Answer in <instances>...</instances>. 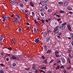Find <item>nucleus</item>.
<instances>
[{
	"label": "nucleus",
	"instance_id": "nucleus-58",
	"mask_svg": "<svg viewBox=\"0 0 73 73\" xmlns=\"http://www.w3.org/2000/svg\"><path fill=\"white\" fill-rule=\"evenodd\" d=\"M6 56H11V55L10 54H6Z\"/></svg>",
	"mask_w": 73,
	"mask_h": 73
},
{
	"label": "nucleus",
	"instance_id": "nucleus-19",
	"mask_svg": "<svg viewBox=\"0 0 73 73\" xmlns=\"http://www.w3.org/2000/svg\"><path fill=\"white\" fill-rule=\"evenodd\" d=\"M43 63H45V64H47L48 62H47V59L45 60L43 62Z\"/></svg>",
	"mask_w": 73,
	"mask_h": 73
},
{
	"label": "nucleus",
	"instance_id": "nucleus-29",
	"mask_svg": "<svg viewBox=\"0 0 73 73\" xmlns=\"http://www.w3.org/2000/svg\"><path fill=\"white\" fill-rule=\"evenodd\" d=\"M34 31L35 33H37V30H36V28H34Z\"/></svg>",
	"mask_w": 73,
	"mask_h": 73
},
{
	"label": "nucleus",
	"instance_id": "nucleus-62",
	"mask_svg": "<svg viewBox=\"0 0 73 73\" xmlns=\"http://www.w3.org/2000/svg\"><path fill=\"white\" fill-rule=\"evenodd\" d=\"M41 69H46V67H43Z\"/></svg>",
	"mask_w": 73,
	"mask_h": 73
},
{
	"label": "nucleus",
	"instance_id": "nucleus-4",
	"mask_svg": "<svg viewBox=\"0 0 73 73\" xmlns=\"http://www.w3.org/2000/svg\"><path fill=\"white\" fill-rule=\"evenodd\" d=\"M59 27H59V26H57L55 28L54 30V32H56L57 31H58V28H59Z\"/></svg>",
	"mask_w": 73,
	"mask_h": 73
},
{
	"label": "nucleus",
	"instance_id": "nucleus-34",
	"mask_svg": "<svg viewBox=\"0 0 73 73\" xmlns=\"http://www.w3.org/2000/svg\"><path fill=\"white\" fill-rule=\"evenodd\" d=\"M0 73H4V71L3 70H0Z\"/></svg>",
	"mask_w": 73,
	"mask_h": 73
},
{
	"label": "nucleus",
	"instance_id": "nucleus-48",
	"mask_svg": "<svg viewBox=\"0 0 73 73\" xmlns=\"http://www.w3.org/2000/svg\"><path fill=\"white\" fill-rule=\"evenodd\" d=\"M9 60V58H6V61H8Z\"/></svg>",
	"mask_w": 73,
	"mask_h": 73
},
{
	"label": "nucleus",
	"instance_id": "nucleus-30",
	"mask_svg": "<svg viewBox=\"0 0 73 73\" xmlns=\"http://www.w3.org/2000/svg\"><path fill=\"white\" fill-rule=\"evenodd\" d=\"M34 21H35V23H36V24H38V25H40V24H39L38 23H37V21H36V20L35 19Z\"/></svg>",
	"mask_w": 73,
	"mask_h": 73
},
{
	"label": "nucleus",
	"instance_id": "nucleus-53",
	"mask_svg": "<svg viewBox=\"0 0 73 73\" xmlns=\"http://www.w3.org/2000/svg\"><path fill=\"white\" fill-rule=\"evenodd\" d=\"M68 53H69V54L70 53V50L69 49L68 50Z\"/></svg>",
	"mask_w": 73,
	"mask_h": 73
},
{
	"label": "nucleus",
	"instance_id": "nucleus-27",
	"mask_svg": "<svg viewBox=\"0 0 73 73\" xmlns=\"http://www.w3.org/2000/svg\"><path fill=\"white\" fill-rule=\"evenodd\" d=\"M52 29H50L49 30H48V32H49V33H50V32H52Z\"/></svg>",
	"mask_w": 73,
	"mask_h": 73
},
{
	"label": "nucleus",
	"instance_id": "nucleus-16",
	"mask_svg": "<svg viewBox=\"0 0 73 73\" xmlns=\"http://www.w3.org/2000/svg\"><path fill=\"white\" fill-rule=\"evenodd\" d=\"M67 61L69 63V64H71V62L70 61V59L69 58H68L67 59Z\"/></svg>",
	"mask_w": 73,
	"mask_h": 73
},
{
	"label": "nucleus",
	"instance_id": "nucleus-41",
	"mask_svg": "<svg viewBox=\"0 0 73 73\" xmlns=\"http://www.w3.org/2000/svg\"><path fill=\"white\" fill-rule=\"evenodd\" d=\"M61 20V18H59L57 19V21H58V22H60V21Z\"/></svg>",
	"mask_w": 73,
	"mask_h": 73
},
{
	"label": "nucleus",
	"instance_id": "nucleus-56",
	"mask_svg": "<svg viewBox=\"0 0 73 73\" xmlns=\"http://www.w3.org/2000/svg\"><path fill=\"white\" fill-rule=\"evenodd\" d=\"M25 69L26 70H27V71H29V69L28 68H25Z\"/></svg>",
	"mask_w": 73,
	"mask_h": 73
},
{
	"label": "nucleus",
	"instance_id": "nucleus-31",
	"mask_svg": "<svg viewBox=\"0 0 73 73\" xmlns=\"http://www.w3.org/2000/svg\"><path fill=\"white\" fill-rule=\"evenodd\" d=\"M41 21L42 22V24H44L45 23V20H44L43 19H42V20H41Z\"/></svg>",
	"mask_w": 73,
	"mask_h": 73
},
{
	"label": "nucleus",
	"instance_id": "nucleus-39",
	"mask_svg": "<svg viewBox=\"0 0 73 73\" xmlns=\"http://www.w3.org/2000/svg\"><path fill=\"white\" fill-rule=\"evenodd\" d=\"M71 68V66H70L68 67L67 68L68 70H69Z\"/></svg>",
	"mask_w": 73,
	"mask_h": 73
},
{
	"label": "nucleus",
	"instance_id": "nucleus-25",
	"mask_svg": "<svg viewBox=\"0 0 73 73\" xmlns=\"http://www.w3.org/2000/svg\"><path fill=\"white\" fill-rule=\"evenodd\" d=\"M31 13L32 16H34V17H35V13H34L33 12H32Z\"/></svg>",
	"mask_w": 73,
	"mask_h": 73
},
{
	"label": "nucleus",
	"instance_id": "nucleus-1",
	"mask_svg": "<svg viewBox=\"0 0 73 73\" xmlns=\"http://www.w3.org/2000/svg\"><path fill=\"white\" fill-rule=\"evenodd\" d=\"M59 53V52H58V50H56V51L55 52L56 57H61V55L59 54H58Z\"/></svg>",
	"mask_w": 73,
	"mask_h": 73
},
{
	"label": "nucleus",
	"instance_id": "nucleus-57",
	"mask_svg": "<svg viewBox=\"0 0 73 73\" xmlns=\"http://www.w3.org/2000/svg\"><path fill=\"white\" fill-rule=\"evenodd\" d=\"M39 5H42V3L40 2V3H39Z\"/></svg>",
	"mask_w": 73,
	"mask_h": 73
},
{
	"label": "nucleus",
	"instance_id": "nucleus-14",
	"mask_svg": "<svg viewBox=\"0 0 73 73\" xmlns=\"http://www.w3.org/2000/svg\"><path fill=\"white\" fill-rule=\"evenodd\" d=\"M50 39H51V37L50 36L48 37V39L46 40V42H48Z\"/></svg>",
	"mask_w": 73,
	"mask_h": 73
},
{
	"label": "nucleus",
	"instance_id": "nucleus-24",
	"mask_svg": "<svg viewBox=\"0 0 73 73\" xmlns=\"http://www.w3.org/2000/svg\"><path fill=\"white\" fill-rule=\"evenodd\" d=\"M42 1L43 3H47L48 2V0H42Z\"/></svg>",
	"mask_w": 73,
	"mask_h": 73
},
{
	"label": "nucleus",
	"instance_id": "nucleus-3",
	"mask_svg": "<svg viewBox=\"0 0 73 73\" xmlns=\"http://www.w3.org/2000/svg\"><path fill=\"white\" fill-rule=\"evenodd\" d=\"M69 4V2H65L64 3H63V6L66 7L67 5H68Z\"/></svg>",
	"mask_w": 73,
	"mask_h": 73
},
{
	"label": "nucleus",
	"instance_id": "nucleus-52",
	"mask_svg": "<svg viewBox=\"0 0 73 73\" xmlns=\"http://www.w3.org/2000/svg\"><path fill=\"white\" fill-rule=\"evenodd\" d=\"M11 42L12 43H13V44H14V43H15V42L14 41V40H11Z\"/></svg>",
	"mask_w": 73,
	"mask_h": 73
},
{
	"label": "nucleus",
	"instance_id": "nucleus-28",
	"mask_svg": "<svg viewBox=\"0 0 73 73\" xmlns=\"http://www.w3.org/2000/svg\"><path fill=\"white\" fill-rule=\"evenodd\" d=\"M20 7H22V8H23V7H24V5L22 3H20Z\"/></svg>",
	"mask_w": 73,
	"mask_h": 73
},
{
	"label": "nucleus",
	"instance_id": "nucleus-11",
	"mask_svg": "<svg viewBox=\"0 0 73 73\" xmlns=\"http://www.w3.org/2000/svg\"><path fill=\"white\" fill-rule=\"evenodd\" d=\"M61 60L60 59H57V64H60L61 63Z\"/></svg>",
	"mask_w": 73,
	"mask_h": 73
},
{
	"label": "nucleus",
	"instance_id": "nucleus-20",
	"mask_svg": "<svg viewBox=\"0 0 73 73\" xmlns=\"http://www.w3.org/2000/svg\"><path fill=\"white\" fill-rule=\"evenodd\" d=\"M54 15L56 16V17H60V16L59 15H57V14L56 13L54 14Z\"/></svg>",
	"mask_w": 73,
	"mask_h": 73
},
{
	"label": "nucleus",
	"instance_id": "nucleus-43",
	"mask_svg": "<svg viewBox=\"0 0 73 73\" xmlns=\"http://www.w3.org/2000/svg\"><path fill=\"white\" fill-rule=\"evenodd\" d=\"M19 32H21V31H22V30H21V28H19Z\"/></svg>",
	"mask_w": 73,
	"mask_h": 73
},
{
	"label": "nucleus",
	"instance_id": "nucleus-18",
	"mask_svg": "<svg viewBox=\"0 0 73 73\" xmlns=\"http://www.w3.org/2000/svg\"><path fill=\"white\" fill-rule=\"evenodd\" d=\"M44 9H48V7H47V5H46V4H44Z\"/></svg>",
	"mask_w": 73,
	"mask_h": 73
},
{
	"label": "nucleus",
	"instance_id": "nucleus-9",
	"mask_svg": "<svg viewBox=\"0 0 73 73\" xmlns=\"http://www.w3.org/2000/svg\"><path fill=\"white\" fill-rule=\"evenodd\" d=\"M61 60L62 62L63 63H65V59L63 57L61 58Z\"/></svg>",
	"mask_w": 73,
	"mask_h": 73
},
{
	"label": "nucleus",
	"instance_id": "nucleus-2",
	"mask_svg": "<svg viewBox=\"0 0 73 73\" xmlns=\"http://www.w3.org/2000/svg\"><path fill=\"white\" fill-rule=\"evenodd\" d=\"M15 23L18 26L19 25V21H18V19L17 18H15Z\"/></svg>",
	"mask_w": 73,
	"mask_h": 73
},
{
	"label": "nucleus",
	"instance_id": "nucleus-50",
	"mask_svg": "<svg viewBox=\"0 0 73 73\" xmlns=\"http://www.w3.org/2000/svg\"><path fill=\"white\" fill-rule=\"evenodd\" d=\"M53 61H54V60H51V61L50 62V64H51V63H52V62H53Z\"/></svg>",
	"mask_w": 73,
	"mask_h": 73
},
{
	"label": "nucleus",
	"instance_id": "nucleus-23",
	"mask_svg": "<svg viewBox=\"0 0 73 73\" xmlns=\"http://www.w3.org/2000/svg\"><path fill=\"white\" fill-rule=\"evenodd\" d=\"M39 10L40 11L42 12V11H44V8L42 7L41 9H39Z\"/></svg>",
	"mask_w": 73,
	"mask_h": 73
},
{
	"label": "nucleus",
	"instance_id": "nucleus-59",
	"mask_svg": "<svg viewBox=\"0 0 73 73\" xmlns=\"http://www.w3.org/2000/svg\"><path fill=\"white\" fill-rule=\"evenodd\" d=\"M46 21V22H47V23H48V22H49V21L48 20V19H46L45 20Z\"/></svg>",
	"mask_w": 73,
	"mask_h": 73
},
{
	"label": "nucleus",
	"instance_id": "nucleus-12",
	"mask_svg": "<svg viewBox=\"0 0 73 73\" xmlns=\"http://www.w3.org/2000/svg\"><path fill=\"white\" fill-rule=\"evenodd\" d=\"M2 19H3V21H5V19H6V17L3 16L2 17Z\"/></svg>",
	"mask_w": 73,
	"mask_h": 73
},
{
	"label": "nucleus",
	"instance_id": "nucleus-51",
	"mask_svg": "<svg viewBox=\"0 0 73 73\" xmlns=\"http://www.w3.org/2000/svg\"><path fill=\"white\" fill-rule=\"evenodd\" d=\"M17 17L18 18V19H20V17L19 15H17Z\"/></svg>",
	"mask_w": 73,
	"mask_h": 73
},
{
	"label": "nucleus",
	"instance_id": "nucleus-60",
	"mask_svg": "<svg viewBox=\"0 0 73 73\" xmlns=\"http://www.w3.org/2000/svg\"><path fill=\"white\" fill-rule=\"evenodd\" d=\"M8 49H9V50H12V48L11 47L10 48H8Z\"/></svg>",
	"mask_w": 73,
	"mask_h": 73
},
{
	"label": "nucleus",
	"instance_id": "nucleus-13",
	"mask_svg": "<svg viewBox=\"0 0 73 73\" xmlns=\"http://www.w3.org/2000/svg\"><path fill=\"white\" fill-rule=\"evenodd\" d=\"M39 39L37 38L35 39V41L36 43H38V42H39Z\"/></svg>",
	"mask_w": 73,
	"mask_h": 73
},
{
	"label": "nucleus",
	"instance_id": "nucleus-35",
	"mask_svg": "<svg viewBox=\"0 0 73 73\" xmlns=\"http://www.w3.org/2000/svg\"><path fill=\"white\" fill-rule=\"evenodd\" d=\"M60 13H64L65 12V11H61V10H60Z\"/></svg>",
	"mask_w": 73,
	"mask_h": 73
},
{
	"label": "nucleus",
	"instance_id": "nucleus-46",
	"mask_svg": "<svg viewBox=\"0 0 73 73\" xmlns=\"http://www.w3.org/2000/svg\"><path fill=\"white\" fill-rule=\"evenodd\" d=\"M57 38H61V37L60 35H58L57 36Z\"/></svg>",
	"mask_w": 73,
	"mask_h": 73
},
{
	"label": "nucleus",
	"instance_id": "nucleus-42",
	"mask_svg": "<svg viewBox=\"0 0 73 73\" xmlns=\"http://www.w3.org/2000/svg\"><path fill=\"white\" fill-rule=\"evenodd\" d=\"M44 49H47V46L46 45H45L44 46Z\"/></svg>",
	"mask_w": 73,
	"mask_h": 73
},
{
	"label": "nucleus",
	"instance_id": "nucleus-55",
	"mask_svg": "<svg viewBox=\"0 0 73 73\" xmlns=\"http://www.w3.org/2000/svg\"><path fill=\"white\" fill-rule=\"evenodd\" d=\"M40 17H38L37 18V20H40Z\"/></svg>",
	"mask_w": 73,
	"mask_h": 73
},
{
	"label": "nucleus",
	"instance_id": "nucleus-8",
	"mask_svg": "<svg viewBox=\"0 0 73 73\" xmlns=\"http://www.w3.org/2000/svg\"><path fill=\"white\" fill-rule=\"evenodd\" d=\"M67 27L69 31H72V29H71V27H70V25H68Z\"/></svg>",
	"mask_w": 73,
	"mask_h": 73
},
{
	"label": "nucleus",
	"instance_id": "nucleus-61",
	"mask_svg": "<svg viewBox=\"0 0 73 73\" xmlns=\"http://www.w3.org/2000/svg\"><path fill=\"white\" fill-rule=\"evenodd\" d=\"M69 13L70 14H73V13L72 11H69Z\"/></svg>",
	"mask_w": 73,
	"mask_h": 73
},
{
	"label": "nucleus",
	"instance_id": "nucleus-63",
	"mask_svg": "<svg viewBox=\"0 0 73 73\" xmlns=\"http://www.w3.org/2000/svg\"><path fill=\"white\" fill-rule=\"evenodd\" d=\"M63 72H64V73H66V70H64Z\"/></svg>",
	"mask_w": 73,
	"mask_h": 73
},
{
	"label": "nucleus",
	"instance_id": "nucleus-47",
	"mask_svg": "<svg viewBox=\"0 0 73 73\" xmlns=\"http://www.w3.org/2000/svg\"><path fill=\"white\" fill-rule=\"evenodd\" d=\"M7 19L8 20H11V18L9 17H7Z\"/></svg>",
	"mask_w": 73,
	"mask_h": 73
},
{
	"label": "nucleus",
	"instance_id": "nucleus-44",
	"mask_svg": "<svg viewBox=\"0 0 73 73\" xmlns=\"http://www.w3.org/2000/svg\"><path fill=\"white\" fill-rule=\"evenodd\" d=\"M50 50H48L47 52V53H50Z\"/></svg>",
	"mask_w": 73,
	"mask_h": 73
},
{
	"label": "nucleus",
	"instance_id": "nucleus-15",
	"mask_svg": "<svg viewBox=\"0 0 73 73\" xmlns=\"http://www.w3.org/2000/svg\"><path fill=\"white\" fill-rule=\"evenodd\" d=\"M32 69L33 70H35L36 69V66L35 64L33 65Z\"/></svg>",
	"mask_w": 73,
	"mask_h": 73
},
{
	"label": "nucleus",
	"instance_id": "nucleus-10",
	"mask_svg": "<svg viewBox=\"0 0 73 73\" xmlns=\"http://www.w3.org/2000/svg\"><path fill=\"white\" fill-rule=\"evenodd\" d=\"M11 58H12V59H13V60H16L17 57H16V56H13V55H12Z\"/></svg>",
	"mask_w": 73,
	"mask_h": 73
},
{
	"label": "nucleus",
	"instance_id": "nucleus-21",
	"mask_svg": "<svg viewBox=\"0 0 73 73\" xmlns=\"http://www.w3.org/2000/svg\"><path fill=\"white\" fill-rule=\"evenodd\" d=\"M66 24H67V23L66 22H65V23H63L62 24V25L63 27H64V26H65V25H66Z\"/></svg>",
	"mask_w": 73,
	"mask_h": 73
},
{
	"label": "nucleus",
	"instance_id": "nucleus-33",
	"mask_svg": "<svg viewBox=\"0 0 73 73\" xmlns=\"http://www.w3.org/2000/svg\"><path fill=\"white\" fill-rule=\"evenodd\" d=\"M48 12L50 13L51 12H52V10L51 9H49L48 10Z\"/></svg>",
	"mask_w": 73,
	"mask_h": 73
},
{
	"label": "nucleus",
	"instance_id": "nucleus-64",
	"mask_svg": "<svg viewBox=\"0 0 73 73\" xmlns=\"http://www.w3.org/2000/svg\"><path fill=\"white\" fill-rule=\"evenodd\" d=\"M0 65H1V66H4V64H0Z\"/></svg>",
	"mask_w": 73,
	"mask_h": 73
},
{
	"label": "nucleus",
	"instance_id": "nucleus-37",
	"mask_svg": "<svg viewBox=\"0 0 73 73\" xmlns=\"http://www.w3.org/2000/svg\"><path fill=\"white\" fill-rule=\"evenodd\" d=\"M40 14L42 16H44V13H42V12H41Z\"/></svg>",
	"mask_w": 73,
	"mask_h": 73
},
{
	"label": "nucleus",
	"instance_id": "nucleus-7",
	"mask_svg": "<svg viewBox=\"0 0 73 73\" xmlns=\"http://www.w3.org/2000/svg\"><path fill=\"white\" fill-rule=\"evenodd\" d=\"M67 9L68 11H72V8H71V7L69 6H68Z\"/></svg>",
	"mask_w": 73,
	"mask_h": 73
},
{
	"label": "nucleus",
	"instance_id": "nucleus-6",
	"mask_svg": "<svg viewBox=\"0 0 73 73\" xmlns=\"http://www.w3.org/2000/svg\"><path fill=\"white\" fill-rule=\"evenodd\" d=\"M47 36V33L46 32H45L43 35V37L44 38H46Z\"/></svg>",
	"mask_w": 73,
	"mask_h": 73
},
{
	"label": "nucleus",
	"instance_id": "nucleus-54",
	"mask_svg": "<svg viewBox=\"0 0 73 73\" xmlns=\"http://www.w3.org/2000/svg\"><path fill=\"white\" fill-rule=\"evenodd\" d=\"M35 73H38V71L37 69H35Z\"/></svg>",
	"mask_w": 73,
	"mask_h": 73
},
{
	"label": "nucleus",
	"instance_id": "nucleus-17",
	"mask_svg": "<svg viewBox=\"0 0 73 73\" xmlns=\"http://www.w3.org/2000/svg\"><path fill=\"white\" fill-rule=\"evenodd\" d=\"M63 2H59L58 3V4L59 5H63Z\"/></svg>",
	"mask_w": 73,
	"mask_h": 73
},
{
	"label": "nucleus",
	"instance_id": "nucleus-36",
	"mask_svg": "<svg viewBox=\"0 0 73 73\" xmlns=\"http://www.w3.org/2000/svg\"><path fill=\"white\" fill-rule=\"evenodd\" d=\"M60 69V66L58 65L57 67H56V70H57V69Z\"/></svg>",
	"mask_w": 73,
	"mask_h": 73
},
{
	"label": "nucleus",
	"instance_id": "nucleus-5",
	"mask_svg": "<svg viewBox=\"0 0 73 73\" xmlns=\"http://www.w3.org/2000/svg\"><path fill=\"white\" fill-rule=\"evenodd\" d=\"M65 28V26H63L62 25L59 27V29H61V30H64Z\"/></svg>",
	"mask_w": 73,
	"mask_h": 73
},
{
	"label": "nucleus",
	"instance_id": "nucleus-26",
	"mask_svg": "<svg viewBox=\"0 0 73 73\" xmlns=\"http://www.w3.org/2000/svg\"><path fill=\"white\" fill-rule=\"evenodd\" d=\"M30 4H31V6H32V7H33V6H34V5L33 3L32 2H30Z\"/></svg>",
	"mask_w": 73,
	"mask_h": 73
},
{
	"label": "nucleus",
	"instance_id": "nucleus-49",
	"mask_svg": "<svg viewBox=\"0 0 73 73\" xmlns=\"http://www.w3.org/2000/svg\"><path fill=\"white\" fill-rule=\"evenodd\" d=\"M42 59H44V58H45V56H42Z\"/></svg>",
	"mask_w": 73,
	"mask_h": 73
},
{
	"label": "nucleus",
	"instance_id": "nucleus-22",
	"mask_svg": "<svg viewBox=\"0 0 73 73\" xmlns=\"http://www.w3.org/2000/svg\"><path fill=\"white\" fill-rule=\"evenodd\" d=\"M3 39V36H1V37H0V42H1V41H2Z\"/></svg>",
	"mask_w": 73,
	"mask_h": 73
},
{
	"label": "nucleus",
	"instance_id": "nucleus-45",
	"mask_svg": "<svg viewBox=\"0 0 73 73\" xmlns=\"http://www.w3.org/2000/svg\"><path fill=\"white\" fill-rule=\"evenodd\" d=\"M69 57L70 58H72V56L70 55V54L69 55Z\"/></svg>",
	"mask_w": 73,
	"mask_h": 73
},
{
	"label": "nucleus",
	"instance_id": "nucleus-32",
	"mask_svg": "<svg viewBox=\"0 0 73 73\" xmlns=\"http://www.w3.org/2000/svg\"><path fill=\"white\" fill-rule=\"evenodd\" d=\"M70 36H71V37H72L71 38H72L73 40V34H70Z\"/></svg>",
	"mask_w": 73,
	"mask_h": 73
},
{
	"label": "nucleus",
	"instance_id": "nucleus-40",
	"mask_svg": "<svg viewBox=\"0 0 73 73\" xmlns=\"http://www.w3.org/2000/svg\"><path fill=\"white\" fill-rule=\"evenodd\" d=\"M16 64L15 63H13V66H14V67H15V66H16Z\"/></svg>",
	"mask_w": 73,
	"mask_h": 73
},
{
	"label": "nucleus",
	"instance_id": "nucleus-38",
	"mask_svg": "<svg viewBox=\"0 0 73 73\" xmlns=\"http://www.w3.org/2000/svg\"><path fill=\"white\" fill-rule=\"evenodd\" d=\"M40 72H42V73H45V71L42 70H40Z\"/></svg>",
	"mask_w": 73,
	"mask_h": 73
}]
</instances>
